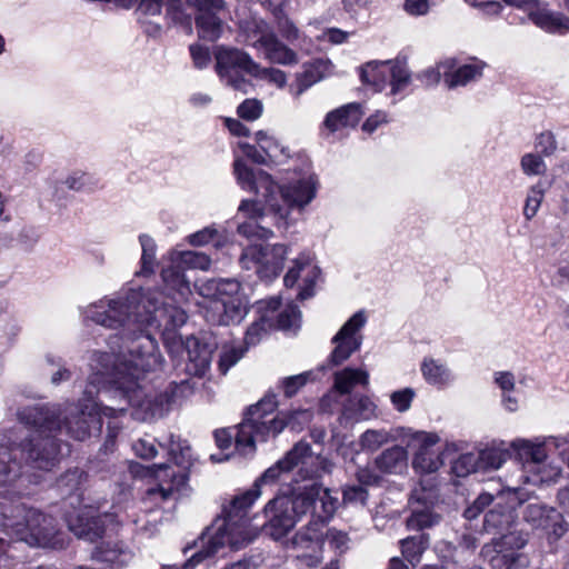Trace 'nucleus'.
<instances>
[{
  "instance_id": "61",
  "label": "nucleus",
  "mask_w": 569,
  "mask_h": 569,
  "mask_svg": "<svg viewBox=\"0 0 569 569\" xmlns=\"http://www.w3.org/2000/svg\"><path fill=\"white\" fill-rule=\"evenodd\" d=\"M319 533L318 529L308 527L306 531H299L293 537L292 543L296 547H309V545L318 546Z\"/></svg>"
},
{
  "instance_id": "55",
  "label": "nucleus",
  "mask_w": 569,
  "mask_h": 569,
  "mask_svg": "<svg viewBox=\"0 0 569 569\" xmlns=\"http://www.w3.org/2000/svg\"><path fill=\"white\" fill-rule=\"evenodd\" d=\"M309 373L305 372L282 379L280 386L283 389L284 396L287 398L295 396L307 383Z\"/></svg>"
},
{
  "instance_id": "5",
  "label": "nucleus",
  "mask_w": 569,
  "mask_h": 569,
  "mask_svg": "<svg viewBox=\"0 0 569 569\" xmlns=\"http://www.w3.org/2000/svg\"><path fill=\"white\" fill-rule=\"evenodd\" d=\"M277 406L276 396L268 395L247 409L236 436L237 448L241 453L253 455L257 442L277 437L286 427L300 431L312 420L313 413L309 409H296L274 416Z\"/></svg>"
},
{
  "instance_id": "47",
  "label": "nucleus",
  "mask_w": 569,
  "mask_h": 569,
  "mask_svg": "<svg viewBox=\"0 0 569 569\" xmlns=\"http://www.w3.org/2000/svg\"><path fill=\"white\" fill-rule=\"evenodd\" d=\"M390 84H391V93L396 94L402 91L410 83V71L402 61H391L390 63Z\"/></svg>"
},
{
  "instance_id": "18",
  "label": "nucleus",
  "mask_w": 569,
  "mask_h": 569,
  "mask_svg": "<svg viewBox=\"0 0 569 569\" xmlns=\"http://www.w3.org/2000/svg\"><path fill=\"white\" fill-rule=\"evenodd\" d=\"M68 527L79 539L94 543L109 537L114 530L116 517L111 513L93 515L92 511H82L68 520Z\"/></svg>"
},
{
  "instance_id": "1",
  "label": "nucleus",
  "mask_w": 569,
  "mask_h": 569,
  "mask_svg": "<svg viewBox=\"0 0 569 569\" xmlns=\"http://www.w3.org/2000/svg\"><path fill=\"white\" fill-rule=\"evenodd\" d=\"M134 321L122 328L121 338L110 337V352L94 351L90 359V383L114 386L128 403L144 411L143 419L161 417L170 407L192 393L188 380L171 382L161 392H146L142 381L149 373L162 370L164 359L157 340Z\"/></svg>"
},
{
  "instance_id": "26",
  "label": "nucleus",
  "mask_w": 569,
  "mask_h": 569,
  "mask_svg": "<svg viewBox=\"0 0 569 569\" xmlns=\"http://www.w3.org/2000/svg\"><path fill=\"white\" fill-rule=\"evenodd\" d=\"M186 348L188 358L184 371L193 377H203L210 368L211 351L196 338H188Z\"/></svg>"
},
{
  "instance_id": "19",
  "label": "nucleus",
  "mask_w": 569,
  "mask_h": 569,
  "mask_svg": "<svg viewBox=\"0 0 569 569\" xmlns=\"http://www.w3.org/2000/svg\"><path fill=\"white\" fill-rule=\"evenodd\" d=\"M260 200H242L238 208V213L248 218L250 221L240 223L238 226V232L248 239L258 238V239H268L272 231L264 226L260 224V221L263 220L266 216H271L274 224L278 227H287L289 224V217L286 220V223H278L276 221L274 216L268 210L266 203H261Z\"/></svg>"
},
{
  "instance_id": "34",
  "label": "nucleus",
  "mask_w": 569,
  "mask_h": 569,
  "mask_svg": "<svg viewBox=\"0 0 569 569\" xmlns=\"http://www.w3.org/2000/svg\"><path fill=\"white\" fill-rule=\"evenodd\" d=\"M260 51L271 63L293 66L299 62L296 51L281 42L274 32L269 36V39Z\"/></svg>"
},
{
  "instance_id": "32",
  "label": "nucleus",
  "mask_w": 569,
  "mask_h": 569,
  "mask_svg": "<svg viewBox=\"0 0 569 569\" xmlns=\"http://www.w3.org/2000/svg\"><path fill=\"white\" fill-rule=\"evenodd\" d=\"M363 112L358 103H349L330 111L325 119V127L331 131H338L347 127H356Z\"/></svg>"
},
{
  "instance_id": "42",
  "label": "nucleus",
  "mask_w": 569,
  "mask_h": 569,
  "mask_svg": "<svg viewBox=\"0 0 569 569\" xmlns=\"http://www.w3.org/2000/svg\"><path fill=\"white\" fill-rule=\"evenodd\" d=\"M169 259L173 262H179L181 266L191 269L208 270L211 264V259L208 254L199 251H172L169 253Z\"/></svg>"
},
{
  "instance_id": "64",
  "label": "nucleus",
  "mask_w": 569,
  "mask_h": 569,
  "mask_svg": "<svg viewBox=\"0 0 569 569\" xmlns=\"http://www.w3.org/2000/svg\"><path fill=\"white\" fill-rule=\"evenodd\" d=\"M326 539L331 547L340 550L347 549L349 542L348 535L335 528L327 531Z\"/></svg>"
},
{
  "instance_id": "30",
  "label": "nucleus",
  "mask_w": 569,
  "mask_h": 569,
  "mask_svg": "<svg viewBox=\"0 0 569 569\" xmlns=\"http://www.w3.org/2000/svg\"><path fill=\"white\" fill-rule=\"evenodd\" d=\"M333 66L328 59H317L305 67L301 73L297 74L296 84L291 89L292 94L299 98L308 88L332 72Z\"/></svg>"
},
{
  "instance_id": "58",
  "label": "nucleus",
  "mask_w": 569,
  "mask_h": 569,
  "mask_svg": "<svg viewBox=\"0 0 569 569\" xmlns=\"http://www.w3.org/2000/svg\"><path fill=\"white\" fill-rule=\"evenodd\" d=\"M521 167L527 174H542L547 169L541 157L535 153L525 154L521 159Z\"/></svg>"
},
{
  "instance_id": "45",
  "label": "nucleus",
  "mask_w": 569,
  "mask_h": 569,
  "mask_svg": "<svg viewBox=\"0 0 569 569\" xmlns=\"http://www.w3.org/2000/svg\"><path fill=\"white\" fill-rule=\"evenodd\" d=\"M256 142L262 150L267 160L277 161L282 156H286V149L268 131L260 130L256 132Z\"/></svg>"
},
{
  "instance_id": "48",
  "label": "nucleus",
  "mask_w": 569,
  "mask_h": 569,
  "mask_svg": "<svg viewBox=\"0 0 569 569\" xmlns=\"http://www.w3.org/2000/svg\"><path fill=\"white\" fill-rule=\"evenodd\" d=\"M392 440L393 437L386 429H368L360 437V446L365 450L376 451Z\"/></svg>"
},
{
  "instance_id": "6",
  "label": "nucleus",
  "mask_w": 569,
  "mask_h": 569,
  "mask_svg": "<svg viewBox=\"0 0 569 569\" xmlns=\"http://www.w3.org/2000/svg\"><path fill=\"white\" fill-rule=\"evenodd\" d=\"M60 409L44 405L19 409L17 419L33 429L34 433L20 442L26 450L27 469L52 470L60 461L61 448L56 432L61 430Z\"/></svg>"
},
{
  "instance_id": "50",
  "label": "nucleus",
  "mask_w": 569,
  "mask_h": 569,
  "mask_svg": "<svg viewBox=\"0 0 569 569\" xmlns=\"http://www.w3.org/2000/svg\"><path fill=\"white\" fill-rule=\"evenodd\" d=\"M528 500V495L520 489H500V506L503 503L508 509L507 522L513 520L512 512Z\"/></svg>"
},
{
  "instance_id": "35",
  "label": "nucleus",
  "mask_w": 569,
  "mask_h": 569,
  "mask_svg": "<svg viewBox=\"0 0 569 569\" xmlns=\"http://www.w3.org/2000/svg\"><path fill=\"white\" fill-rule=\"evenodd\" d=\"M342 416L350 420H370L378 417V407L368 396H355L343 403Z\"/></svg>"
},
{
  "instance_id": "62",
  "label": "nucleus",
  "mask_w": 569,
  "mask_h": 569,
  "mask_svg": "<svg viewBox=\"0 0 569 569\" xmlns=\"http://www.w3.org/2000/svg\"><path fill=\"white\" fill-rule=\"evenodd\" d=\"M493 496L490 493H481L473 502L472 506L465 510V517L467 519L476 518L482 509L488 507L493 501Z\"/></svg>"
},
{
  "instance_id": "25",
  "label": "nucleus",
  "mask_w": 569,
  "mask_h": 569,
  "mask_svg": "<svg viewBox=\"0 0 569 569\" xmlns=\"http://www.w3.org/2000/svg\"><path fill=\"white\" fill-rule=\"evenodd\" d=\"M269 521L264 525V531L274 540H280L295 527L298 519L288 507L274 503V498L264 508Z\"/></svg>"
},
{
  "instance_id": "11",
  "label": "nucleus",
  "mask_w": 569,
  "mask_h": 569,
  "mask_svg": "<svg viewBox=\"0 0 569 569\" xmlns=\"http://www.w3.org/2000/svg\"><path fill=\"white\" fill-rule=\"evenodd\" d=\"M99 386L104 387L102 382L91 385L90 377L88 378L83 400L89 403L83 405L81 410H78L73 405H69L64 410L59 406H54L60 409V422L66 427L67 433L77 440H84L91 435L92 429L99 431L102 425V417L117 418L126 411L124 407H112L104 405L103 401H96L94 395L101 391Z\"/></svg>"
},
{
  "instance_id": "8",
  "label": "nucleus",
  "mask_w": 569,
  "mask_h": 569,
  "mask_svg": "<svg viewBox=\"0 0 569 569\" xmlns=\"http://www.w3.org/2000/svg\"><path fill=\"white\" fill-rule=\"evenodd\" d=\"M166 446L170 459L181 470L176 471L168 463L153 465L147 469V473L154 480V485L147 489L142 498L146 509L158 508L163 502L176 499V496L182 491L188 481L187 469L191 466L192 459L190 446L187 441L176 439L174 436L170 437Z\"/></svg>"
},
{
  "instance_id": "40",
  "label": "nucleus",
  "mask_w": 569,
  "mask_h": 569,
  "mask_svg": "<svg viewBox=\"0 0 569 569\" xmlns=\"http://www.w3.org/2000/svg\"><path fill=\"white\" fill-rule=\"evenodd\" d=\"M401 553L405 559L412 566L416 567L429 546V536L426 533H419L400 540Z\"/></svg>"
},
{
  "instance_id": "24",
  "label": "nucleus",
  "mask_w": 569,
  "mask_h": 569,
  "mask_svg": "<svg viewBox=\"0 0 569 569\" xmlns=\"http://www.w3.org/2000/svg\"><path fill=\"white\" fill-rule=\"evenodd\" d=\"M443 68V81L449 89L463 87L482 76L485 63L471 60L469 63L457 66L456 60L448 59L441 62Z\"/></svg>"
},
{
  "instance_id": "38",
  "label": "nucleus",
  "mask_w": 569,
  "mask_h": 569,
  "mask_svg": "<svg viewBox=\"0 0 569 569\" xmlns=\"http://www.w3.org/2000/svg\"><path fill=\"white\" fill-rule=\"evenodd\" d=\"M281 302L278 297H272L259 302V309L264 313L258 321H254L246 331L244 343L248 347L256 346L267 332L268 311H277Z\"/></svg>"
},
{
  "instance_id": "49",
  "label": "nucleus",
  "mask_w": 569,
  "mask_h": 569,
  "mask_svg": "<svg viewBox=\"0 0 569 569\" xmlns=\"http://www.w3.org/2000/svg\"><path fill=\"white\" fill-rule=\"evenodd\" d=\"M64 184L74 191H93L98 188L99 180L90 173L77 171L66 178Z\"/></svg>"
},
{
  "instance_id": "20",
  "label": "nucleus",
  "mask_w": 569,
  "mask_h": 569,
  "mask_svg": "<svg viewBox=\"0 0 569 569\" xmlns=\"http://www.w3.org/2000/svg\"><path fill=\"white\" fill-rule=\"evenodd\" d=\"M196 7L199 14L196 17V26L199 36L208 41L218 40L223 31L224 24L218 13L223 9L222 0H187Z\"/></svg>"
},
{
  "instance_id": "54",
  "label": "nucleus",
  "mask_w": 569,
  "mask_h": 569,
  "mask_svg": "<svg viewBox=\"0 0 569 569\" xmlns=\"http://www.w3.org/2000/svg\"><path fill=\"white\" fill-rule=\"evenodd\" d=\"M415 396L416 392L412 388H403L401 390L393 391L390 395V400L397 411L406 412L410 409Z\"/></svg>"
},
{
  "instance_id": "4",
  "label": "nucleus",
  "mask_w": 569,
  "mask_h": 569,
  "mask_svg": "<svg viewBox=\"0 0 569 569\" xmlns=\"http://www.w3.org/2000/svg\"><path fill=\"white\" fill-rule=\"evenodd\" d=\"M233 170L240 187L260 196V201L266 203L278 223H286L291 211L303 210L316 197L317 180L313 176L278 184L269 173L263 170L253 171L240 159L234 161Z\"/></svg>"
},
{
  "instance_id": "53",
  "label": "nucleus",
  "mask_w": 569,
  "mask_h": 569,
  "mask_svg": "<svg viewBox=\"0 0 569 569\" xmlns=\"http://www.w3.org/2000/svg\"><path fill=\"white\" fill-rule=\"evenodd\" d=\"M543 196V189L539 184L533 186L529 190L523 208V213L527 219H531L532 217L536 216L542 202Z\"/></svg>"
},
{
  "instance_id": "44",
  "label": "nucleus",
  "mask_w": 569,
  "mask_h": 569,
  "mask_svg": "<svg viewBox=\"0 0 569 569\" xmlns=\"http://www.w3.org/2000/svg\"><path fill=\"white\" fill-rule=\"evenodd\" d=\"M139 241L142 249L141 268L136 274L150 276L154 271L157 246L154 240L148 234H141Z\"/></svg>"
},
{
  "instance_id": "57",
  "label": "nucleus",
  "mask_w": 569,
  "mask_h": 569,
  "mask_svg": "<svg viewBox=\"0 0 569 569\" xmlns=\"http://www.w3.org/2000/svg\"><path fill=\"white\" fill-rule=\"evenodd\" d=\"M262 113V104L257 99H247L238 107L240 118L253 121Z\"/></svg>"
},
{
  "instance_id": "41",
  "label": "nucleus",
  "mask_w": 569,
  "mask_h": 569,
  "mask_svg": "<svg viewBox=\"0 0 569 569\" xmlns=\"http://www.w3.org/2000/svg\"><path fill=\"white\" fill-rule=\"evenodd\" d=\"M421 372L426 381L433 386H446L453 380V376L446 365L435 359H425Z\"/></svg>"
},
{
  "instance_id": "12",
  "label": "nucleus",
  "mask_w": 569,
  "mask_h": 569,
  "mask_svg": "<svg viewBox=\"0 0 569 569\" xmlns=\"http://www.w3.org/2000/svg\"><path fill=\"white\" fill-rule=\"evenodd\" d=\"M274 503L280 507H288L298 520L310 515V525L317 526L318 522H325L332 518L339 500L331 495L329 489L311 481L295 487L288 496L276 497Z\"/></svg>"
},
{
  "instance_id": "36",
  "label": "nucleus",
  "mask_w": 569,
  "mask_h": 569,
  "mask_svg": "<svg viewBox=\"0 0 569 569\" xmlns=\"http://www.w3.org/2000/svg\"><path fill=\"white\" fill-rule=\"evenodd\" d=\"M239 28L241 36L243 37V41L248 46L256 48L258 51L262 49L269 39V36L273 33L263 20L256 18L241 21Z\"/></svg>"
},
{
  "instance_id": "10",
  "label": "nucleus",
  "mask_w": 569,
  "mask_h": 569,
  "mask_svg": "<svg viewBox=\"0 0 569 569\" xmlns=\"http://www.w3.org/2000/svg\"><path fill=\"white\" fill-rule=\"evenodd\" d=\"M216 71L228 86L242 92H246L250 84L240 74V71L280 89L287 84L284 71L272 67H261L247 52L239 49L219 47L216 51Z\"/></svg>"
},
{
  "instance_id": "60",
  "label": "nucleus",
  "mask_w": 569,
  "mask_h": 569,
  "mask_svg": "<svg viewBox=\"0 0 569 569\" xmlns=\"http://www.w3.org/2000/svg\"><path fill=\"white\" fill-rule=\"evenodd\" d=\"M133 452L142 459H152L157 456V448L152 440L139 438L132 443Z\"/></svg>"
},
{
  "instance_id": "46",
  "label": "nucleus",
  "mask_w": 569,
  "mask_h": 569,
  "mask_svg": "<svg viewBox=\"0 0 569 569\" xmlns=\"http://www.w3.org/2000/svg\"><path fill=\"white\" fill-rule=\"evenodd\" d=\"M277 28L282 38L295 46L303 48L309 46L311 42L309 38L300 33L297 26L288 17H279Z\"/></svg>"
},
{
  "instance_id": "17",
  "label": "nucleus",
  "mask_w": 569,
  "mask_h": 569,
  "mask_svg": "<svg viewBox=\"0 0 569 569\" xmlns=\"http://www.w3.org/2000/svg\"><path fill=\"white\" fill-rule=\"evenodd\" d=\"M366 321L367 319L363 311H358L332 338V343H335L336 347L332 350L329 360L333 366L341 365L360 348L362 343L360 330L366 325Z\"/></svg>"
},
{
  "instance_id": "31",
  "label": "nucleus",
  "mask_w": 569,
  "mask_h": 569,
  "mask_svg": "<svg viewBox=\"0 0 569 569\" xmlns=\"http://www.w3.org/2000/svg\"><path fill=\"white\" fill-rule=\"evenodd\" d=\"M162 6L174 23L190 28L191 18L184 12L180 0H141L139 9L146 14L156 16L161 12Z\"/></svg>"
},
{
  "instance_id": "37",
  "label": "nucleus",
  "mask_w": 569,
  "mask_h": 569,
  "mask_svg": "<svg viewBox=\"0 0 569 569\" xmlns=\"http://www.w3.org/2000/svg\"><path fill=\"white\" fill-rule=\"evenodd\" d=\"M407 451L393 446L382 451L375 460L377 469L382 473H401L407 468Z\"/></svg>"
},
{
  "instance_id": "39",
  "label": "nucleus",
  "mask_w": 569,
  "mask_h": 569,
  "mask_svg": "<svg viewBox=\"0 0 569 569\" xmlns=\"http://www.w3.org/2000/svg\"><path fill=\"white\" fill-rule=\"evenodd\" d=\"M391 61H371L366 63L361 68V80L365 83L371 84L377 91L385 88L389 72Z\"/></svg>"
},
{
  "instance_id": "28",
  "label": "nucleus",
  "mask_w": 569,
  "mask_h": 569,
  "mask_svg": "<svg viewBox=\"0 0 569 569\" xmlns=\"http://www.w3.org/2000/svg\"><path fill=\"white\" fill-rule=\"evenodd\" d=\"M163 267L161 271L162 281L168 290L172 292V299L177 302L188 300L191 295L189 281L184 278V268L179 262H173Z\"/></svg>"
},
{
  "instance_id": "2",
  "label": "nucleus",
  "mask_w": 569,
  "mask_h": 569,
  "mask_svg": "<svg viewBox=\"0 0 569 569\" xmlns=\"http://www.w3.org/2000/svg\"><path fill=\"white\" fill-rule=\"evenodd\" d=\"M297 467L301 477L313 479L330 472L332 463L326 457L315 453L310 443L306 441L296 443L283 458L269 467L256 480L252 488L231 500L230 506L226 509V518L221 523L208 529L201 538V549L193 553L182 568L193 569L196 565L214 556L226 546L232 550H239L253 541L258 531L249 525L248 509L260 497V486L274 483Z\"/></svg>"
},
{
  "instance_id": "51",
  "label": "nucleus",
  "mask_w": 569,
  "mask_h": 569,
  "mask_svg": "<svg viewBox=\"0 0 569 569\" xmlns=\"http://www.w3.org/2000/svg\"><path fill=\"white\" fill-rule=\"evenodd\" d=\"M246 350L241 346L223 345L218 362L220 372L226 375L243 357Z\"/></svg>"
},
{
  "instance_id": "63",
  "label": "nucleus",
  "mask_w": 569,
  "mask_h": 569,
  "mask_svg": "<svg viewBox=\"0 0 569 569\" xmlns=\"http://www.w3.org/2000/svg\"><path fill=\"white\" fill-rule=\"evenodd\" d=\"M536 148L545 156H550L557 148L555 137L551 132H543L539 134L536 141Z\"/></svg>"
},
{
  "instance_id": "29",
  "label": "nucleus",
  "mask_w": 569,
  "mask_h": 569,
  "mask_svg": "<svg viewBox=\"0 0 569 569\" xmlns=\"http://www.w3.org/2000/svg\"><path fill=\"white\" fill-rule=\"evenodd\" d=\"M91 559L116 567H123L131 561L132 552L121 542L102 540L92 550Z\"/></svg>"
},
{
  "instance_id": "56",
  "label": "nucleus",
  "mask_w": 569,
  "mask_h": 569,
  "mask_svg": "<svg viewBox=\"0 0 569 569\" xmlns=\"http://www.w3.org/2000/svg\"><path fill=\"white\" fill-rule=\"evenodd\" d=\"M368 499V491L362 486H346L343 489V502L365 506Z\"/></svg>"
},
{
  "instance_id": "59",
  "label": "nucleus",
  "mask_w": 569,
  "mask_h": 569,
  "mask_svg": "<svg viewBox=\"0 0 569 569\" xmlns=\"http://www.w3.org/2000/svg\"><path fill=\"white\" fill-rule=\"evenodd\" d=\"M219 236V231L213 226L206 227L188 237V241L192 246H204L214 240Z\"/></svg>"
},
{
  "instance_id": "43",
  "label": "nucleus",
  "mask_w": 569,
  "mask_h": 569,
  "mask_svg": "<svg viewBox=\"0 0 569 569\" xmlns=\"http://www.w3.org/2000/svg\"><path fill=\"white\" fill-rule=\"evenodd\" d=\"M500 401L508 411H515L519 403V391L515 389V377L510 372H500Z\"/></svg>"
},
{
  "instance_id": "16",
  "label": "nucleus",
  "mask_w": 569,
  "mask_h": 569,
  "mask_svg": "<svg viewBox=\"0 0 569 569\" xmlns=\"http://www.w3.org/2000/svg\"><path fill=\"white\" fill-rule=\"evenodd\" d=\"M438 499V492L431 485L420 482L412 492L409 500L411 515L407 519V527L410 530H422L439 522V515L432 511Z\"/></svg>"
},
{
  "instance_id": "21",
  "label": "nucleus",
  "mask_w": 569,
  "mask_h": 569,
  "mask_svg": "<svg viewBox=\"0 0 569 569\" xmlns=\"http://www.w3.org/2000/svg\"><path fill=\"white\" fill-rule=\"evenodd\" d=\"M507 4L523 8L529 12V18L539 28L551 33L563 34L569 32V18L562 13L551 12L541 7L538 0H503Z\"/></svg>"
},
{
  "instance_id": "13",
  "label": "nucleus",
  "mask_w": 569,
  "mask_h": 569,
  "mask_svg": "<svg viewBox=\"0 0 569 569\" xmlns=\"http://www.w3.org/2000/svg\"><path fill=\"white\" fill-rule=\"evenodd\" d=\"M505 456L515 457L522 463L525 469L536 472L532 479L526 478L527 481L532 483L553 481L560 476V468L545 463L547 451L543 443L517 439L506 447V443L500 441V462Z\"/></svg>"
},
{
  "instance_id": "27",
  "label": "nucleus",
  "mask_w": 569,
  "mask_h": 569,
  "mask_svg": "<svg viewBox=\"0 0 569 569\" xmlns=\"http://www.w3.org/2000/svg\"><path fill=\"white\" fill-rule=\"evenodd\" d=\"M301 271L306 272V286L299 292L298 298L300 300H305L313 295V284L319 276V269L310 262L309 257L302 256L301 258L295 260V266L289 269L283 280L286 287H293Z\"/></svg>"
},
{
  "instance_id": "52",
  "label": "nucleus",
  "mask_w": 569,
  "mask_h": 569,
  "mask_svg": "<svg viewBox=\"0 0 569 569\" xmlns=\"http://www.w3.org/2000/svg\"><path fill=\"white\" fill-rule=\"evenodd\" d=\"M301 312L297 306L288 305L279 315L277 325L279 329L290 330L299 327Z\"/></svg>"
},
{
  "instance_id": "9",
  "label": "nucleus",
  "mask_w": 569,
  "mask_h": 569,
  "mask_svg": "<svg viewBox=\"0 0 569 569\" xmlns=\"http://www.w3.org/2000/svg\"><path fill=\"white\" fill-rule=\"evenodd\" d=\"M204 298L203 316L211 325L240 323L248 311V301L241 284L234 279L209 280L198 287Z\"/></svg>"
},
{
  "instance_id": "22",
  "label": "nucleus",
  "mask_w": 569,
  "mask_h": 569,
  "mask_svg": "<svg viewBox=\"0 0 569 569\" xmlns=\"http://www.w3.org/2000/svg\"><path fill=\"white\" fill-rule=\"evenodd\" d=\"M415 440L419 442V448L412 461L413 468L423 473L436 472L443 465L442 451L437 447L439 437L436 433L417 432Z\"/></svg>"
},
{
  "instance_id": "15",
  "label": "nucleus",
  "mask_w": 569,
  "mask_h": 569,
  "mask_svg": "<svg viewBox=\"0 0 569 569\" xmlns=\"http://www.w3.org/2000/svg\"><path fill=\"white\" fill-rule=\"evenodd\" d=\"M286 257L287 248L283 244L253 243L243 249L240 263L247 270L256 269L261 278L271 279L282 270Z\"/></svg>"
},
{
  "instance_id": "23",
  "label": "nucleus",
  "mask_w": 569,
  "mask_h": 569,
  "mask_svg": "<svg viewBox=\"0 0 569 569\" xmlns=\"http://www.w3.org/2000/svg\"><path fill=\"white\" fill-rule=\"evenodd\" d=\"M498 468V452L495 448L478 453H463L452 463V472L457 477H466L471 472H489Z\"/></svg>"
},
{
  "instance_id": "3",
  "label": "nucleus",
  "mask_w": 569,
  "mask_h": 569,
  "mask_svg": "<svg viewBox=\"0 0 569 569\" xmlns=\"http://www.w3.org/2000/svg\"><path fill=\"white\" fill-rule=\"evenodd\" d=\"M86 318L106 328L130 325L181 327L187 321V312L176 305L167 303L163 293L152 289H130L113 298L100 300L86 308Z\"/></svg>"
},
{
  "instance_id": "7",
  "label": "nucleus",
  "mask_w": 569,
  "mask_h": 569,
  "mask_svg": "<svg viewBox=\"0 0 569 569\" xmlns=\"http://www.w3.org/2000/svg\"><path fill=\"white\" fill-rule=\"evenodd\" d=\"M0 513L4 529L29 546L63 549L68 545L56 519L38 509L17 502L3 506Z\"/></svg>"
},
{
  "instance_id": "14",
  "label": "nucleus",
  "mask_w": 569,
  "mask_h": 569,
  "mask_svg": "<svg viewBox=\"0 0 569 569\" xmlns=\"http://www.w3.org/2000/svg\"><path fill=\"white\" fill-rule=\"evenodd\" d=\"M26 450L12 438L0 432V495L9 492L27 475Z\"/></svg>"
},
{
  "instance_id": "33",
  "label": "nucleus",
  "mask_w": 569,
  "mask_h": 569,
  "mask_svg": "<svg viewBox=\"0 0 569 569\" xmlns=\"http://www.w3.org/2000/svg\"><path fill=\"white\" fill-rule=\"evenodd\" d=\"M356 386H369V372L361 368L347 367L333 375V389L340 395L350 393Z\"/></svg>"
}]
</instances>
